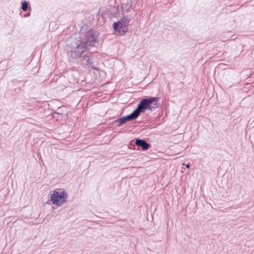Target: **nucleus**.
<instances>
[{
    "instance_id": "1",
    "label": "nucleus",
    "mask_w": 254,
    "mask_h": 254,
    "mask_svg": "<svg viewBox=\"0 0 254 254\" xmlns=\"http://www.w3.org/2000/svg\"><path fill=\"white\" fill-rule=\"evenodd\" d=\"M96 44H98V40L91 30L81 32L79 37L72 42L71 50L66 53L69 62L73 63L78 58L82 59V54L95 46Z\"/></svg>"
},
{
    "instance_id": "2",
    "label": "nucleus",
    "mask_w": 254,
    "mask_h": 254,
    "mask_svg": "<svg viewBox=\"0 0 254 254\" xmlns=\"http://www.w3.org/2000/svg\"><path fill=\"white\" fill-rule=\"evenodd\" d=\"M158 101L159 98L156 97L143 98L139 101L137 107L130 114L116 120L114 123H118L117 127H120L127 122L135 120L141 113H144L147 110L154 111L160 106Z\"/></svg>"
},
{
    "instance_id": "3",
    "label": "nucleus",
    "mask_w": 254,
    "mask_h": 254,
    "mask_svg": "<svg viewBox=\"0 0 254 254\" xmlns=\"http://www.w3.org/2000/svg\"><path fill=\"white\" fill-rule=\"evenodd\" d=\"M67 193L64 189H56L51 194V200L53 204L61 206L67 201Z\"/></svg>"
},
{
    "instance_id": "4",
    "label": "nucleus",
    "mask_w": 254,
    "mask_h": 254,
    "mask_svg": "<svg viewBox=\"0 0 254 254\" xmlns=\"http://www.w3.org/2000/svg\"><path fill=\"white\" fill-rule=\"evenodd\" d=\"M130 19L124 16L121 20L113 23V27L117 34L124 35L128 31V25Z\"/></svg>"
},
{
    "instance_id": "5",
    "label": "nucleus",
    "mask_w": 254,
    "mask_h": 254,
    "mask_svg": "<svg viewBox=\"0 0 254 254\" xmlns=\"http://www.w3.org/2000/svg\"><path fill=\"white\" fill-rule=\"evenodd\" d=\"M95 59V56L90 53H87L84 55L82 57L81 61L83 64L90 66L92 68L96 69L97 68L96 66V64L94 61Z\"/></svg>"
},
{
    "instance_id": "6",
    "label": "nucleus",
    "mask_w": 254,
    "mask_h": 254,
    "mask_svg": "<svg viewBox=\"0 0 254 254\" xmlns=\"http://www.w3.org/2000/svg\"><path fill=\"white\" fill-rule=\"evenodd\" d=\"M134 143L137 147H140L142 151L147 150L151 147V145L143 139L135 138Z\"/></svg>"
},
{
    "instance_id": "7",
    "label": "nucleus",
    "mask_w": 254,
    "mask_h": 254,
    "mask_svg": "<svg viewBox=\"0 0 254 254\" xmlns=\"http://www.w3.org/2000/svg\"><path fill=\"white\" fill-rule=\"evenodd\" d=\"M132 3L131 0H124L121 4L122 11L126 12L129 11L130 8L132 6Z\"/></svg>"
},
{
    "instance_id": "8",
    "label": "nucleus",
    "mask_w": 254,
    "mask_h": 254,
    "mask_svg": "<svg viewBox=\"0 0 254 254\" xmlns=\"http://www.w3.org/2000/svg\"><path fill=\"white\" fill-rule=\"evenodd\" d=\"M21 9L23 11L26 12L28 10V8L29 5V2L27 1L24 0V1H22L21 2Z\"/></svg>"
},
{
    "instance_id": "9",
    "label": "nucleus",
    "mask_w": 254,
    "mask_h": 254,
    "mask_svg": "<svg viewBox=\"0 0 254 254\" xmlns=\"http://www.w3.org/2000/svg\"><path fill=\"white\" fill-rule=\"evenodd\" d=\"M30 12H29V13H28L24 14L23 15V17H29V16H30Z\"/></svg>"
},
{
    "instance_id": "10",
    "label": "nucleus",
    "mask_w": 254,
    "mask_h": 254,
    "mask_svg": "<svg viewBox=\"0 0 254 254\" xmlns=\"http://www.w3.org/2000/svg\"><path fill=\"white\" fill-rule=\"evenodd\" d=\"M235 39H236V37L235 35H233L231 36V37H230V38L229 39V40H234Z\"/></svg>"
},
{
    "instance_id": "11",
    "label": "nucleus",
    "mask_w": 254,
    "mask_h": 254,
    "mask_svg": "<svg viewBox=\"0 0 254 254\" xmlns=\"http://www.w3.org/2000/svg\"><path fill=\"white\" fill-rule=\"evenodd\" d=\"M50 201H51V199L47 201V204H51Z\"/></svg>"
},
{
    "instance_id": "12",
    "label": "nucleus",
    "mask_w": 254,
    "mask_h": 254,
    "mask_svg": "<svg viewBox=\"0 0 254 254\" xmlns=\"http://www.w3.org/2000/svg\"><path fill=\"white\" fill-rule=\"evenodd\" d=\"M190 167V164H188L187 165H186V167L187 168H189Z\"/></svg>"
},
{
    "instance_id": "13",
    "label": "nucleus",
    "mask_w": 254,
    "mask_h": 254,
    "mask_svg": "<svg viewBox=\"0 0 254 254\" xmlns=\"http://www.w3.org/2000/svg\"><path fill=\"white\" fill-rule=\"evenodd\" d=\"M56 113L59 114H61L60 112H56Z\"/></svg>"
},
{
    "instance_id": "14",
    "label": "nucleus",
    "mask_w": 254,
    "mask_h": 254,
    "mask_svg": "<svg viewBox=\"0 0 254 254\" xmlns=\"http://www.w3.org/2000/svg\"><path fill=\"white\" fill-rule=\"evenodd\" d=\"M52 208H53L54 209H55V207H54V206H53V207H52Z\"/></svg>"
}]
</instances>
